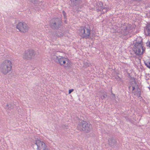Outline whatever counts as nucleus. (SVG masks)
I'll list each match as a JSON object with an SVG mask.
<instances>
[{
    "label": "nucleus",
    "instance_id": "6e6552de",
    "mask_svg": "<svg viewBox=\"0 0 150 150\" xmlns=\"http://www.w3.org/2000/svg\"><path fill=\"white\" fill-rule=\"evenodd\" d=\"M133 50L135 54L137 55H140L142 54L144 49L141 42H136L134 45Z\"/></svg>",
    "mask_w": 150,
    "mask_h": 150
},
{
    "label": "nucleus",
    "instance_id": "20e7f679",
    "mask_svg": "<svg viewBox=\"0 0 150 150\" xmlns=\"http://www.w3.org/2000/svg\"><path fill=\"white\" fill-rule=\"evenodd\" d=\"M36 55L35 51L33 49H29L25 50L22 54V57L25 60L33 59Z\"/></svg>",
    "mask_w": 150,
    "mask_h": 150
},
{
    "label": "nucleus",
    "instance_id": "423d86ee",
    "mask_svg": "<svg viewBox=\"0 0 150 150\" xmlns=\"http://www.w3.org/2000/svg\"><path fill=\"white\" fill-rule=\"evenodd\" d=\"M79 35L83 38L87 39L89 38L91 30L89 27H84L79 29Z\"/></svg>",
    "mask_w": 150,
    "mask_h": 150
},
{
    "label": "nucleus",
    "instance_id": "9b49d317",
    "mask_svg": "<svg viewBox=\"0 0 150 150\" xmlns=\"http://www.w3.org/2000/svg\"><path fill=\"white\" fill-rule=\"evenodd\" d=\"M116 143V140L111 137L108 139V144L111 146H114Z\"/></svg>",
    "mask_w": 150,
    "mask_h": 150
},
{
    "label": "nucleus",
    "instance_id": "dca6fc26",
    "mask_svg": "<svg viewBox=\"0 0 150 150\" xmlns=\"http://www.w3.org/2000/svg\"><path fill=\"white\" fill-rule=\"evenodd\" d=\"M139 89L138 88L137 89V91H135L134 93V94L137 95L138 96H139L140 95V91H139Z\"/></svg>",
    "mask_w": 150,
    "mask_h": 150
},
{
    "label": "nucleus",
    "instance_id": "5701e85b",
    "mask_svg": "<svg viewBox=\"0 0 150 150\" xmlns=\"http://www.w3.org/2000/svg\"><path fill=\"white\" fill-rule=\"evenodd\" d=\"M30 1L33 3H35V0H30Z\"/></svg>",
    "mask_w": 150,
    "mask_h": 150
},
{
    "label": "nucleus",
    "instance_id": "f3484780",
    "mask_svg": "<svg viewBox=\"0 0 150 150\" xmlns=\"http://www.w3.org/2000/svg\"><path fill=\"white\" fill-rule=\"evenodd\" d=\"M145 64L147 67L150 69V62H147L145 63Z\"/></svg>",
    "mask_w": 150,
    "mask_h": 150
},
{
    "label": "nucleus",
    "instance_id": "f03ea898",
    "mask_svg": "<svg viewBox=\"0 0 150 150\" xmlns=\"http://www.w3.org/2000/svg\"><path fill=\"white\" fill-rule=\"evenodd\" d=\"M12 64L9 60L6 59L3 61L0 66V71L3 74H7L11 70Z\"/></svg>",
    "mask_w": 150,
    "mask_h": 150
},
{
    "label": "nucleus",
    "instance_id": "4be33fe9",
    "mask_svg": "<svg viewBox=\"0 0 150 150\" xmlns=\"http://www.w3.org/2000/svg\"><path fill=\"white\" fill-rule=\"evenodd\" d=\"M147 45L148 47H150V43H147Z\"/></svg>",
    "mask_w": 150,
    "mask_h": 150
},
{
    "label": "nucleus",
    "instance_id": "ddd939ff",
    "mask_svg": "<svg viewBox=\"0 0 150 150\" xmlns=\"http://www.w3.org/2000/svg\"><path fill=\"white\" fill-rule=\"evenodd\" d=\"M71 5L73 6L78 7L80 3V0H71Z\"/></svg>",
    "mask_w": 150,
    "mask_h": 150
},
{
    "label": "nucleus",
    "instance_id": "2eb2a0df",
    "mask_svg": "<svg viewBox=\"0 0 150 150\" xmlns=\"http://www.w3.org/2000/svg\"><path fill=\"white\" fill-rule=\"evenodd\" d=\"M107 96V95L106 93H103L102 95L100 96V98L102 100L105 99Z\"/></svg>",
    "mask_w": 150,
    "mask_h": 150
},
{
    "label": "nucleus",
    "instance_id": "aec40b11",
    "mask_svg": "<svg viewBox=\"0 0 150 150\" xmlns=\"http://www.w3.org/2000/svg\"><path fill=\"white\" fill-rule=\"evenodd\" d=\"M74 91V89H70L69 91V94H70L73 91Z\"/></svg>",
    "mask_w": 150,
    "mask_h": 150
},
{
    "label": "nucleus",
    "instance_id": "4468645a",
    "mask_svg": "<svg viewBox=\"0 0 150 150\" xmlns=\"http://www.w3.org/2000/svg\"><path fill=\"white\" fill-rule=\"evenodd\" d=\"M124 29L126 31V34L125 35H126L129 32V31L131 30L132 29V27L130 25H129L128 26H126L125 27H124Z\"/></svg>",
    "mask_w": 150,
    "mask_h": 150
},
{
    "label": "nucleus",
    "instance_id": "6ab92c4d",
    "mask_svg": "<svg viewBox=\"0 0 150 150\" xmlns=\"http://www.w3.org/2000/svg\"><path fill=\"white\" fill-rule=\"evenodd\" d=\"M62 13H63V14L64 15V18H66V13L65 12V11H62Z\"/></svg>",
    "mask_w": 150,
    "mask_h": 150
},
{
    "label": "nucleus",
    "instance_id": "bb28decb",
    "mask_svg": "<svg viewBox=\"0 0 150 150\" xmlns=\"http://www.w3.org/2000/svg\"><path fill=\"white\" fill-rule=\"evenodd\" d=\"M57 35L58 36V37L60 36V35Z\"/></svg>",
    "mask_w": 150,
    "mask_h": 150
},
{
    "label": "nucleus",
    "instance_id": "0eeeda50",
    "mask_svg": "<svg viewBox=\"0 0 150 150\" xmlns=\"http://www.w3.org/2000/svg\"><path fill=\"white\" fill-rule=\"evenodd\" d=\"M61 23L62 21L60 18H54L50 21V25L52 28L57 29L60 27Z\"/></svg>",
    "mask_w": 150,
    "mask_h": 150
},
{
    "label": "nucleus",
    "instance_id": "7ed1b4c3",
    "mask_svg": "<svg viewBox=\"0 0 150 150\" xmlns=\"http://www.w3.org/2000/svg\"><path fill=\"white\" fill-rule=\"evenodd\" d=\"M77 128L80 131L85 132H89L91 130L92 127L91 125L83 120H81L77 126Z\"/></svg>",
    "mask_w": 150,
    "mask_h": 150
},
{
    "label": "nucleus",
    "instance_id": "1a4fd4ad",
    "mask_svg": "<svg viewBox=\"0 0 150 150\" xmlns=\"http://www.w3.org/2000/svg\"><path fill=\"white\" fill-rule=\"evenodd\" d=\"M38 149L39 150H49L45 143L38 139Z\"/></svg>",
    "mask_w": 150,
    "mask_h": 150
},
{
    "label": "nucleus",
    "instance_id": "412c9836",
    "mask_svg": "<svg viewBox=\"0 0 150 150\" xmlns=\"http://www.w3.org/2000/svg\"><path fill=\"white\" fill-rule=\"evenodd\" d=\"M112 99H115V95L113 93L112 94Z\"/></svg>",
    "mask_w": 150,
    "mask_h": 150
},
{
    "label": "nucleus",
    "instance_id": "9d476101",
    "mask_svg": "<svg viewBox=\"0 0 150 150\" xmlns=\"http://www.w3.org/2000/svg\"><path fill=\"white\" fill-rule=\"evenodd\" d=\"M97 6L98 7V9H97L98 11H102L103 12L105 13L108 10V8L103 7V3L101 1H98L97 4Z\"/></svg>",
    "mask_w": 150,
    "mask_h": 150
},
{
    "label": "nucleus",
    "instance_id": "393cba45",
    "mask_svg": "<svg viewBox=\"0 0 150 150\" xmlns=\"http://www.w3.org/2000/svg\"><path fill=\"white\" fill-rule=\"evenodd\" d=\"M74 150H78V149H77V148H75L74 149Z\"/></svg>",
    "mask_w": 150,
    "mask_h": 150
},
{
    "label": "nucleus",
    "instance_id": "a211bd4d",
    "mask_svg": "<svg viewBox=\"0 0 150 150\" xmlns=\"http://www.w3.org/2000/svg\"><path fill=\"white\" fill-rule=\"evenodd\" d=\"M62 127L63 128L66 130L68 129V126L67 125L66 126V125H63L62 126Z\"/></svg>",
    "mask_w": 150,
    "mask_h": 150
},
{
    "label": "nucleus",
    "instance_id": "f257e3e1",
    "mask_svg": "<svg viewBox=\"0 0 150 150\" xmlns=\"http://www.w3.org/2000/svg\"><path fill=\"white\" fill-rule=\"evenodd\" d=\"M52 59L56 63L60 64L64 68H69L71 64L69 59L64 57L58 55L57 52H54L51 56Z\"/></svg>",
    "mask_w": 150,
    "mask_h": 150
},
{
    "label": "nucleus",
    "instance_id": "f8f14e48",
    "mask_svg": "<svg viewBox=\"0 0 150 150\" xmlns=\"http://www.w3.org/2000/svg\"><path fill=\"white\" fill-rule=\"evenodd\" d=\"M144 33L145 35L149 36L150 34V23H147L146 28L144 29Z\"/></svg>",
    "mask_w": 150,
    "mask_h": 150
},
{
    "label": "nucleus",
    "instance_id": "b1692460",
    "mask_svg": "<svg viewBox=\"0 0 150 150\" xmlns=\"http://www.w3.org/2000/svg\"><path fill=\"white\" fill-rule=\"evenodd\" d=\"M135 89V87H134V86H133L132 87V91H134V90Z\"/></svg>",
    "mask_w": 150,
    "mask_h": 150
},
{
    "label": "nucleus",
    "instance_id": "a878e982",
    "mask_svg": "<svg viewBox=\"0 0 150 150\" xmlns=\"http://www.w3.org/2000/svg\"><path fill=\"white\" fill-rule=\"evenodd\" d=\"M148 88H149V90H150V86L149 87H148Z\"/></svg>",
    "mask_w": 150,
    "mask_h": 150
},
{
    "label": "nucleus",
    "instance_id": "39448f33",
    "mask_svg": "<svg viewBox=\"0 0 150 150\" xmlns=\"http://www.w3.org/2000/svg\"><path fill=\"white\" fill-rule=\"evenodd\" d=\"M16 28L21 33H25L28 32L29 27L25 22H20L16 25Z\"/></svg>",
    "mask_w": 150,
    "mask_h": 150
},
{
    "label": "nucleus",
    "instance_id": "cd10ccee",
    "mask_svg": "<svg viewBox=\"0 0 150 150\" xmlns=\"http://www.w3.org/2000/svg\"><path fill=\"white\" fill-rule=\"evenodd\" d=\"M35 144H36V145H37V143H35Z\"/></svg>",
    "mask_w": 150,
    "mask_h": 150
}]
</instances>
